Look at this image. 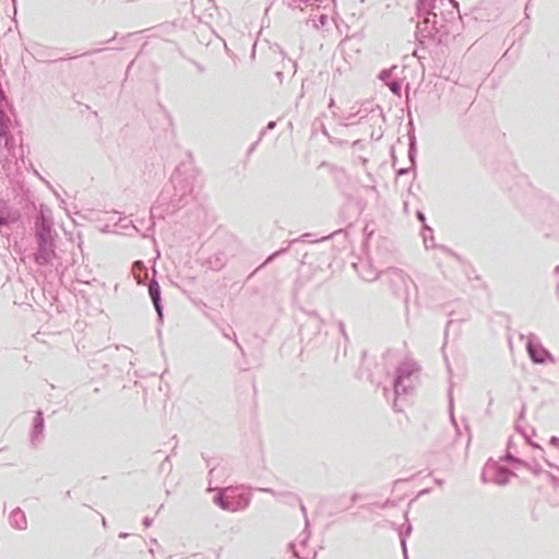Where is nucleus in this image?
Masks as SVG:
<instances>
[{"mask_svg": "<svg viewBox=\"0 0 559 559\" xmlns=\"http://www.w3.org/2000/svg\"><path fill=\"white\" fill-rule=\"evenodd\" d=\"M150 296L154 302L156 310L159 312V288L157 284H151L148 287Z\"/></svg>", "mask_w": 559, "mask_h": 559, "instance_id": "2", "label": "nucleus"}, {"mask_svg": "<svg viewBox=\"0 0 559 559\" xmlns=\"http://www.w3.org/2000/svg\"><path fill=\"white\" fill-rule=\"evenodd\" d=\"M528 354L533 361L535 362H544L546 358V352L543 349H537L533 345L527 346Z\"/></svg>", "mask_w": 559, "mask_h": 559, "instance_id": "1", "label": "nucleus"}, {"mask_svg": "<svg viewBox=\"0 0 559 559\" xmlns=\"http://www.w3.org/2000/svg\"><path fill=\"white\" fill-rule=\"evenodd\" d=\"M9 221V216L3 213L2 211H0V225H4L7 224Z\"/></svg>", "mask_w": 559, "mask_h": 559, "instance_id": "3", "label": "nucleus"}]
</instances>
